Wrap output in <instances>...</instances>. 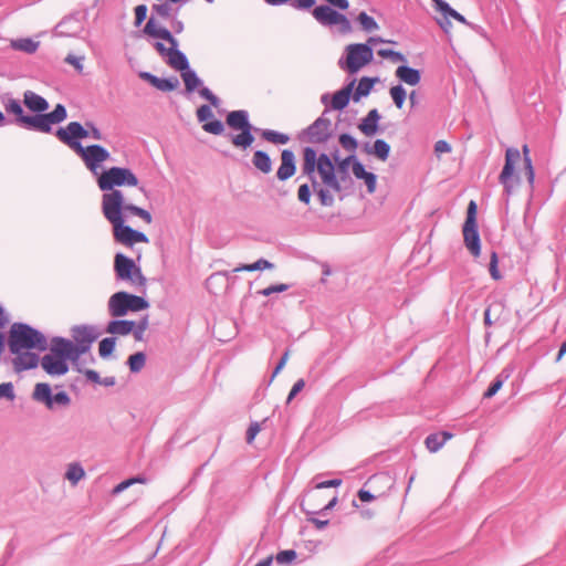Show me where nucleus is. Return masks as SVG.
Returning <instances> with one entry per match:
<instances>
[{
    "label": "nucleus",
    "instance_id": "nucleus-41",
    "mask_svg": "<svg viewBox=\"0 0 566 566\" xmlns=\"http://www.w3.org/2000/svg\"><path fill=\"white\" fill-rule=\"evenodd\" d=\"M389 93L396 107L401 108L407 97L406 90L401 85H396L390 88Z\"/></svg>",
    "mask_w": 566,
    "mask_h": 566
},
{
    "label": "nucleus",
    "instance_id": "nucleus-4",
    "mask_svg": "<svg viewBox=\"0 0 566 566\" xmlns=\"http://www.w3.org/2000/svg\"><path fill=\"white\" fill-rule=\"evenodd\" d=\"M8 345L11 353L46 348V339L39 331L22 323H14L9 332Z\"/></svg>",
    "mask_w": 566,
    "mask_h": 566
},
{
    "label": "nucleus",
    "instance_id": "nucleus-5",
    "mask_svg": "<svg viewBox=\"0 0 566 566\" xmlns=\"http://www.w3.org/2000/svg\"><path fill=\"white\" fill-rule=\"evenodd\" d=\"M395 43L394 41L384 40L381 38H369L367 43H355L346 46V59L339 62L343 70L354 74L368 65L374 57L371 45L375 43Z\"/></svg>",
    "mask_w": 566,
    "mask_h": 566
},
{
    "label": "nucleus",
    "instance_id": "nucleus-63",
    "mask_svg": "<svg viewBox=\"0 0 566 566\" xmlns=\"http://www.w3.org/2000/svg\"><path fill=\"white\" fill-rule=\"evenodd\" d=\"M451 151V146L446 140H438L434 145V153L437 156H440L446 153Z\"/></svg>",
    "mask_w": 566,
    "mask_h": 566
},
{
    "label": "nucleus",
    "instance_id": "nucleus-2",
    "mask_svg": "<svg viewBox=\"0 0 566 566\" xmlns=\"http://www.w3.org/2000/svg\"><path fill=\"white\" fill-rule=\"evenodd\" d=\"M102 211L105 219L113 226V235L116 242L125 247L149 242L145 233L125 224L124 212L139 217L147 224L153 222L151 214L147 210L128 202L123 191L104 193L102 197Z\"/></svg>",
    "mask_w": 566,
    "mask_h": 566
},
{
    "label": "nucleus",
    "instance_id": "nucleus-22",
    "mask_svg": "<svg viewBox=\"0 0 566 566\" xmlns=\"http://www.w3.org/2000/svg\"><path fill=\"white\" fill-rule=\"evenodd\" d=\"M144 32L153 38H158L167 41L170 45L176 44V39L172 36L171 32L163 27H160L154 18H150L145 28Z\"/></svg>",
    "mask_w": 566,
    "mask_h": 566
},
{
    "label": "nucleus",
    "instance_id": "nucleus-3",
    "mask_svg": "<svg viewBox=\"0 0 566 566\" xmlns=\"http://www.w3.org/2000/svg\"><path fill=\"white\" fill-rule=\"evenodd\" d=\"M71 340L55 337L51 342L49 354L41 359V366L50 376H62L69 371L67 360L77 361L71 353Z\"/></svg>",
    "mask_w": 566,
    "mask_h": 566
},
{
    "label": "nucleus",
    "instance_id": "nucleus-37",
    "mask_svg": "<svg viewBox=\"0 0 566 566\" xmlns=\"http://www.w3.org/2000/svg\"><path fill=\"white\" fill-rule=\"evenodd\" d=\"M261 136L266 142L275 144V145H285L290 142L289 135L279 133L275 130H271V129L263 130Z\"/></svg>",
    "mask_w": 566,
    "mask_h": 566
},
{
    "label": "nucleus",
    "instance_id": "nucleus-38",
    "mask_svg": "<svg viewBox=\"0 0 566 566\" xmlns=\"http://www.w3.org/2000/svg\"><path fill=\"white\" fill-rule=\"evenodd\" d=\"M181 77L188 92L195 91L201 84L196 73L189 67L181 72Z\"/></svg>",
    "mask_w": 566,
    "mask_h": 566
},
{
    "label": "nucleus",
    "instance_id": "nucleus-40",
    "mask_svg": "<svg viewBox=\"0 0 566 566\" xmlns=\"http://www.w3.org/2000/svg\"><path fill=\"white\" fill-rule=\"evenodd\" d=\"M272 268H273L272 263H270L269 261H266L264 259H260L252 264H243L241 266H238L233 270V272H241V271L253 272V271H259V270H269Z\"/></svg>",
    "mask_w": 566,
    "mask_h": 566
},
{
    "label": "nucleus",
    "instance_id": "nucleus-42",
    "mask_svg": "<svg viewBox=\"0 0 566 566\" xmlns=\"http://www.w3.org/2000/svg\"><path fill=\"white\" fill-rule=\"evenodd\" d=\"M6 111L8 113H11L17 116V122L22 125V118H25L27 116L23 115V108L19 101L17 99H9L6 104Z\"/></svg>",
    "mask_w": 566,
    "mask_h": 566
},
{
    "label": "nucleus",
    "instance_id": "nucleus-33",
    "mask_svg": "<svg viewBox=\"0 0 566 566\" xmlns=\"http://www.w3.org/2000/svg\"><path fill=\"white\" fill-rule=\"evenodd\" d=\"M33 398L36 401L44 402L48 408L53 407L51 388L48 384H44V382L36 384L34 391H33Z\"/></svg>",
    "mask_w": 566,
    "mask_h": 566
},
{
    "label": "nucleus",
    "instance_id": "nucleus-39",
    "mask_svg": "<svg viewBox=\"0 0 566 566\" xmlns=\"http://www.w3.org/2000/svg\"><path fill=\"white\" fill-rule=\"evenodd\" d=\"M13 49L27 53H33L38 50L39 43L31 39H18L11 42Z\"/></svg>",
    "mask_w": 566,
    "mask_h": 566
},
{
    "label": "nucleus",
    "instance_id": "nucleus-51",
    "mask_svg": "<svg viewBox=\"0 0 566 566\" xmlns=\"http://www.w3.org/2000/svg\"><path fill=\"white\" fill-rule=\"evenodd\" d=\"M296 558V552L293 549L282 551L276 555V562L280 564H289Z\"/></svg>",
    "mask_w": 566,
    "mask_h": 566
},
{
    "label": "nucleus",
    "instance_id": "nucleus-17",
    "mask_svg": "<svg viewBox=\"0 0 566 566\" xmlns=\"http://www.w3.org/2000/svg\"><path fill=\"white\" fill-rule=\"evenodd\" d=\"M296 171L295 155L290 149H283L281 153V165L276 171L279 180L284 181L293 177Z\"/></svg>",
    "mask_w": 566,
    "mask_h": 566
},
{
    "label": "nucleus",
    "instance_id": "nucleus-59",
    "mask_svg": "<svg viewBox=\"0 0 566 566\" xmlns=\"http://www.w3.org/2000/svg\"><path fill=\"white\" fill-rule=\"evenodd\" d=\"M497 262L499 260L496 252H492L490 259V274L494 280L501 279V274L497 269Z\"/></svg>",
    "mask_w": 566,
    "mask_h": 566
},
{
    "label": "nucleus",
    "instance_id": "nucleus-19",
    "mask_svg": "<svg viewBox=\"0 0 566 566\" xmlns=\"http://www.w3.org/2000/svg\"><path fill=\"white\" fill-rule=\"evenodd\" d=\"M463 239L467 249L470 253L478 258L481 252L480 235L476 226H463Z\"/></svg>",
    "mask_w": 566,
    "mask_h": 566
},
{
    "label": "nucleus",
    "instance_id": "nucleus-44",
    "mask_svg": "<svg viewBox=\"0 0 566 566\" xmlns=\"http://www.w3.org/2000/svg\"><path fill=\"white\" fill-rule=\"evenodd\" d=\"M357 20L361 28L367 32L377 30L379 28L375 19L368 15L366 12H360L357 17Z\"/></svg>",
    "mask_w": 566,
    "mask_h": 566
},
{
    "label": "nucleus",
    "instance_id": "nucleus-45",
    "mask_svg": "<svg viewBox=\"0 0 566 566\" xmlns=\"http://www.w3.org/2000/svg\"><path fill=\"white\" fill-rule=\"evenodd\" d=\"M146 363V357L143 353H136L130 355L128 358V366L133 373H137L143 369Z\"/></svg>",
    "mask_w": 566,
    "mask_h": 566
},
{
    "label": "nucleus",
    "instance_id": "nucleus-52",
    "mask_svg": "<svg viewBox=\"0 0 566 566\" xmlns=\"http://www.w3.org/2000/svg\"><path fill=\"white\" fill-rule=\"evenodd\" d=\"M287 289H289L287 284L280 283V284L268 286V287L259 291V294H261L263 296H269L272 293H281V292L286 291Z\"/></svg>",
    "mask_w": 566,
    "mask_h": 566
},
{
    "label": "nucleus",
    "instance_id": "nucleus-28",
    "mask_svg": "<svg viewBox=\"0 0 566 566\" xmlns=\"http://www.w3.org/2000/svg\"><path fill=\"white\" fill-rule=\"evenodd\" d=\"M353 174L356 178L365 181L369 193H374L376 191V176L373 172L366 171L361 163L354 161Z\"/></svg>",
    "mask_w": 566,
    "mask_h": 566
},
{
    "label": "nucleus",
    "instance_id": "nucleus-32",
    "mask_svg": "<svg viewBox=\"0 0 566 566\" xmlns=\"http://www.w3.org/2000/svg\"><path fill=\"white\" fill-rule=\"evenodd\" d=\"M135 328V322L133 321H112L107 325V333L115 335H128Z\"/></svg>",
    "mask_w": 566,
    "mask_h": 566
},
{
    "label": "nucleus",
    "instance_id": "nucleus-55",
    "mask_svg": "<svg viewBox=\"0 0 566 566\" xmlns=\"http://www.w3.org/2000/svg\"><path fill=\"white\" fill-rule=\"evenodd\" d=\"M261 423L252 422L247 430V442L251 444L261 431Z\"/></svg>",
    "mask_w": 566,
    "mask_h": 566
},
{
    "label": "nucleus",
    "instance_id": "nucleus-50",
    "mask_svg": "<svg viewBox=\"0 0 566 566\" xmlns=\"http://www.w3.org/2000/svg\"><path fill=\"white\" fill-rule=\"evenodd\" d=\"M476 205L474 201H470L467 211V219L464 226H476Z\"/></svg>",
    "mask_w": 566,
    "mask_h": 566
},
{
    "label": "nucleus",
    "instance_id": "nucleus-58",
    "mask_svg": "<svg viewBox=\"0 0 566 566\" xmlns=\"http://www.w3.org/2000/svg\"><path fill=\"white\" fill-rule=\"evenodd\" d=\"M213 116V113L210 108V106L208 105H201L198 109H197V117H198V120L199 122H206L208 119H210L211 117Z\"/></svg>",
    "mask_w": 566,
    "mask_h": 566
},
{
    "label": "nucleus",
    "instance_id": "nucleus-48",
    "mask_svg": "<svg viewBox=\"0 0 566 566\" xmlns=\"http://www.w3.org/2000/svg\"><path fill=\"white\" fill-rule=\"evenodd\" d=\"M377 54L382 59H389L392 62H405L406 57L400 52H396L389 49H380Z\"/></svg>",
    "mask_w": 566,
    "mask_h": 566
},
{
    "label": "nucleus",
    "instance_id": "nucleus-64",
    "mask_svg": "<svg viewBox=\"0 0 566 566\" xmlns=\"http://www.w3.org/2000/svg\"><path fill=\"white\" fill-rule=\"evenodd\" d=\"M305 386L304 379H298L292 387L287 402H290Z\"/></svg>",
    "mask_w": 566,
    "mask_h": 566
},
{
    "label": "nucleus",
    "instance_id": "nucleus-11",
    "mask_svg": "<svg viewBox=\"0 0 566 566\" xmlns=\"http://www.w3.org/2000/svg\"><path fill=\"white\" fill-rule=\"evenodd\" d=\"M76 154L81 157L86 168L95 175L98 172L102 164L111 157L109 151L99 145H91L87 147L76 145Z\"/></svg>",
    "mask_w": 566,
    "mask_h": 566
},
{
    "label": "nucleus",
    "instance_id": "nucleus-54",
    "mask_svg": "<svg viewBox=\"0 0 566 566\" xmlns=\"http://www.w3.org/2000/svg\"><path fill=\"white\" fill-rule=\"evenodd\" d=\"M503 379L501 376H497L496 379L492 382V385L488 388V390L484 392V398H491L493 397L503 386Z\"/></svg>",
    "mask_w": 566,
    "mask_h": 566
},
{
    "label": "nucleus",
    "instance_id": "nucleus-7",
    "mask_svg": "<svg viewBox=\"0 0 566 566\" xmlns=\"http://www.w3.org/2000/svg\"><path fill=\"white\" fill-rule=\"evenodd\" d=\"M139 184L137 176L128 168L112 167L99 174L97 185L105 193L120 191L116 187H137Z\"/></svg>",
    "mask_w": 566,
    "mask_h": 566
},
{
    "label": "nucleus",
    "instance_id": "nucleus-56",
    "mask_svg": "<svg viewBox=\"0 0 566 566\" xmlns=\"http://www.w3.org/2000/svg\"><path fill=\"white\" fill-rule=\"evenodd\" d=\"M297 198L300 201L304 203H310L311 201V189L307 184L301 185L297 190Z\"/></svg>",
    "mask_w": 566,
    "mask_h": 566
},
{
    "label": "nucleus",
    "instance_id": "nucleus-36",
    "mask_svg": "<svg viewBox=\"0 0 566 566\" xmlns=\"http://www.w3.org/2000/svg\"><path fill=\"white\" fill-rule=\"evenodd\" d=\"M365 149L368 154H373L378 159L385 161L389 156L390 146L385 140L377 139L371 148H368V146H366Z\"/></svg>",
    "mask_w": 566,
    "mask_h": 566
},
{
    "label": "nucleus",
    "instance_id": "nucleus-35",
    "mask_svg": "<svg viewBox=\"0 0 566 566\" xmlns=\"http://www.w3.org/2000/svg\"><path fill=\"white\" fill-rule=\"evenodd\" d=\"M377 78L361 77L355 88L353 98L358 102L361 97L367 96L373 90Z\"/></svg>",
    "mask_w": 566,
    "mask_h": 566
},
{
    "label": "nucleus",
    "instance_id": "nucleus-31",
    "mask_svg": "<svg viewBox=\"0 0 566 566\" xmlns=\"http://www.w3.org/2000/svg\"><path fill=\"white\" fill-rule=\"evenodd\" d=\"M522 150H523V159L521 158V161H523V175L525 177V182L527 184V186L530 188H532L533 184H534L535 172H534V167H533L532 159L530 156V148L527 145H524L522 147Z\"/></svg>",
    "mask_w": 566,
    "mask_h": 566
},
{
    "label": "nucleus",
    "instance_id": "nucleus-46",
    "mask_svg": "<svg viewBox=\"0 0 566 566\" xmlns=\"http://www.w3.org/2000/svg\"><path fill=\"white\" fill-rule=\"evenodd\" d=\"M115 348V338L107 337L101 340L98 346V353L101 357H108Z\"/></svg>",
    "mask_w": 566,
    "mask_h": 566
},
{
    "label": "nucleus",
    "instance_id": "nucleus-9",
    "mask_svg": "<svg viewBox=\"0 0 566 566\" xmlns=\"http://www.w3.org/2000/svg\"><path fill=\"white\" fill-rule=\"evenodd\" d=\"M227 124L233 128L241 130L240 134L232 138V144L235 147L248 148L253 143L254 138L251 134V125L248 122V116L244 111H233L227 116Z\"/></svg>",
    "mask_w": 566,
    "mask_h": 566
},
{
    "label": "nucleus",
    "instance_id": "nucleus-1",
    "mask_svg": "<svg viewBox=\"0 0 566 566\" xmlns=\"http://www.w3.org/2000/svg\"><path fill=\"white\" fill-rule=\"evenodd\" d=\"M354 157L349 156L336 165L327 154L317 155L312 147H305L302 154V174L310 178L322 206L334 203V193H339L352 185L349 167Z\"/></svg>",
    "mask_w": 566,
    "mask_h": 566
},
{
    "label": "nucleus",
    "instance_id": "nucleus-53",
    "mask_svg": "<svg viewBox=\"0 0 566 566\" xmlns=\"http://www.w3.org/2000/svg\"><path fill=\"white\" fill-rule=\"evenodd\" d=\"M144 482H145V480L140 479V478H133V479L125 480L114 488L113 493L118 494L122 491H124L125 489H127L128 486L133 485L134 483H144Z\"/></svg>",
    "mask_w": 566,
    "mask_h": 566
},
{
    "label": "nucleus",
    "instance_id": "nucleus-10",
    "mask_svg": "<svg viewBox=\"0 0 566 566\" xmlns=\"http://www.w3.org/2000/svg\"><path fill=\"white\" fill-rule=\"evenodd\" d=\"M71 336L73 338L71 340V353L78 360L81 355L85 354L96 340L98 333L93 326L77 325L71 329Z\"/></svg>",
    "mask_w": 566,
    "mask_h": 566
},
{
    "label": "nucleus",
    "instance_id": "nucleus-26",
    "mask_svg": "<svg viewBox=\"0 0 566 566\" xmlns=\"http://www.w3.org/2000/svg\"><path fill=\"white\" fill-rule=\"evenodd\" d=\"M24 105L34 113H42L49 108V103L42 96L32 91H27L23 94Z\"/></svg>",
    "mask_w": 566,
    "mask_h": 566
},
{
    "label": "nucleus",
    "instance_id": "nucleus-6",
    "mask_svg": "<svg viewBox=\"0 0 566 566\" xmlns=\"http://www.w3.org/2000/svg\"><path fill=\"white\" fill-rule=\"evenodd\" d=\"M520 164V150L513 147L507 148L505 151V164L499 176V180L507 196L517 193L524 184L522 172L518 170Z\"/></svg>",
    "mask_w": 566,
    "mask_h": 566
},
{
    "label": "nucleus",
    "instance_id": "nucleus-13",
    "mask_svg": "<svg viewBox=\"0 0 566 566\" xmlns=\"http://www.w3.org/2000/svg\"><path fill=\"white\" fill-rule=\"evenodd\" d=\"M431 1L433 2L434 10L440 14L439 17H436V22L446 33L449 34L451 32V19L462 24L470 25L469 21L462 14L452 9L446 1Z\"/></svg>",
    "mask_w": 566,
    "mask_h": 566
},
{
    "label": "nucleus",
    "instance_id": "nucleus-29",
    "mask_svg": "<svg viewBox=\"0 0 566 566\" xmlns=\"http://www.w3.org/2000/svg\"><path fill=\"white\" fill-rule=\"evenodd\" d=\"M395 75L401 82H403L410 86L418 85L420 82V78H421L420 72L418 70L406 66V65L398 66L395 72Z\"/></svg>",
    "mask_w": 566,
    "mask_h": 566
},
{
    "label": "nucleus",
    "instance_id": "nucleus-23",
    "mask_svg": "<svg viewBox=\"0 0 566 566\" xmlns=\"http://www.w3.org/2000/svg\"><path fill=\"white\" fill-rule=\"evenodd\" d=\"M178 42L175 45H170L167 52L166 62L167 64L177 71H185L189 67L187 57L178 49Z\"/></svg>",
    "mask_w": 566,
    "mask_h": 566
},
{
    "label": "nucleus",
    "instance_id": "nucleus-27",
    "mask_svg": "<svg viewBox=\"0 0 566 566\" xmlns=\"http://www.w3.org/2000/svg\"><path fill=\"white\" fill-rule=\"evenodd\" d=\"M452 438H453V434L448 431L436 432V433L429 434L426 438L424 444L431 453H436L444 446V443L448 440H450Z\"/></svg>",
    "mask_w": 566,
    "mask_h": 566
},
{
    "label": "nucleus",
    "instance_id": "nucleus-34",
    "mask_svg": "<svg viewBox=\"0 0 566 566\" xmlns=\"http://www.w3.org/2000/svg\"><path fill=\"white\" fill-rule=\"evenodd\" d=\"M252 163L254 167L263 174H269L272 170V160L270 156L262 150L254 153Z\"/></svg>",
    "mask_w": 566,
    "mask_h": 566
},
{
    "label": "nucleus",
    "instance_id": "nucleus-15",
    "mask_svg": "<svg viewBox=\"0 0 566 566\" xmlns=\"http://www.w3.org/2000/svg\"><path fill=\"white\" fill-rule=\"evenodd\" d=\"M332 123L328 118H317L308 128L305 130L306 139L311 143H325L331 136Z\"/></svg>",
    "mask_w": 566,
    "mask_h": 566
},
{
    "label": "nucleus",
    "instance_id": "nucleus-14",
    "mask_svg": "<svg viewBox=\"0 0 566 566\" xmlns=\"http://www.w3.org/2000/svg\"><path fill=\"white\" fill-rule=\"evenodd\" d=\"M88 134L90 130L78 122H71L56 130V137L75 153L77 151L76 145H81L78 139L88 137Z\"/></svg>",
    "mask_w": 566,
    "mask_h": 566
},
{
    "label": "nucleus",
    "instance_id": "nucleus-20",
    "mask_svg": "<svg viewBox=\"0 0 566 566\" xmlns=\"http://www.w3.org/2000/svg\"><path fill=\"white\" fill-rule=\"evenodd\" d=\"M321 494L312 493L307 496V499L303 502V507L307 513H317L321 510H329L334 507L337 503V496L334 495L326 504H322L319 502Z\"/></svg>",
    "mask_w": 566,
    "mask_h": 566
},
{
    "label": "nucleus",
    "instance_id": "nucleus-30",
    "mask_svg": "<svg viewBox=\"0 0 566 566\" xmlns=\"http://www.w3.org/2000/svg\"><path fill=\"white\" fill-rule=\"evenodd\" d=\"M380 115L377 109H371L359 124V130L366 136H373L378 130V120Z\"/></svg>",
    "mask_w": 566,
    "mask_h": 566
},
{
    "label": "nucleus",
    "instance_id": "nucleus-60",
    "mask_svg": "<svg viewBox=\"0 0 566 566\" xmlns=\"http://www.w3.org/2000/svg\"><path fill=\"white\" fill-rule=\"evenodd\" d=\"M339 143L347 150H354L357 147V143H356L355 138H353L352 136H349L347 134L340 135Z\"/></svg>",
    "mask_w": 566,
    "mask_h": 566
},
{
    "label": "nucleus",
    "instance_id": "nucleus-21",
    "mask_svg": "<svg viewBox=\"0 0 566 566\" xmlns=\"http://www.w3.org/2000/svg\"><path fill=\"white\" fill-rule=\"evenodd\" d=\"M140 77L144 78L145 81H147L149 84H151L157 90L163 91V92L174 91L179 85V81L177 77L160 78V77H157L147 72L140 73Z\"/></svg>",
    "mask_w": 566,
    "mask_h": 566
},
{
    "label": "nucleus",
    "instance_id": "nucleus-57",
    "mask_svg": "<svg viewBox=\"0 0 566 566\" xmlns=\"http://www.w3.org/2000/svg\"><path fill=\"white\" fill-rule=\"evenodd\" d=\"M147 7L145 4H139L135 8V25L139 27L147 17Z\"/></svg>",
    "mask_w": 566,
    "mask_h": 566
},
{
    "label": "nucleus",
    "instance_id": "nucleus-8",
    "mask_svg": "<svg viewBox=\"0 0 566 566\" xmlns=\"http://www.w3.org/2000/svg\"><path fill=\"white\" fill-rule=\"evenodd\" d=\"M148 302L142 296L126 292H117L109 297L108 311L113 317L126 315L128 312H138L148 308Z\"/></svg>",
    "mask_w": 566,
    "mask_h": 566
},
{
    "label": "nucleus",
    "instance_id": "nucleus-49",
    "mask_svg": "<svg viewBox=\"0 0 566 566\" xmlns=\"http://www.w3.org/2000/svg\"><path fill=\"white\" fill-rule=\"evenodd\" d=\"M203 130L213 135H220L223 132V124L216 119L212 122H207L202 126Z\"/></svg>",
    "mask_w": 566,
    "mask_h": 566
},
{
    "label": "nucleus",
    "instance_id": "nucleus-24",
    "mask_svg": "<svg viewBox=\"0 0 566 566\" xmlns=\"http://www.w3.org/2000/svg\"><path fill=\"white\" fill-rule=\"evenodd\" d=\"M355 81H352L348 85L343 87L342 90L337 91L331 102V107L335 111H342L344 109L350 99L353 90H354Z\"/></svg>",
    "mask_w": 566,
    "mask_h": 566
},
{
    "label": "nucleus",
    "instance_id": "nucleus-62",
    "mask_svg": "<svg viewBox=\"0 0 566 566\" xmlns=\"http://www.w3.org/2000/svg\"><path fill=\"white\" fill-rule=\"evenodd\" d=\"M3 397H6L8 399L14 398L13 387H12L11 382H3L0 385V398H3Z\"/></svg>",
    "mask_w": 566,
    "mask_h": 566
},
{
    "label": "nucleus",
    "instance_id": "nucleus-43",
    "mask_svg": "<svg viewBox=\"0 0 566 566\" xmlns=\"http://www.w3.org/2000/svg\"><path fill=\"white\" fill-rule=\"evenodd\" d=\"M84 470L81 465L73 463L70 464L66 471V479L72 482V484H76L83 476H84Z\"/></svg>",
    "mask_w": 566,
    "mask_h": 566
},
{
    "label": "nucleus",
    "instance_id": "nucleus-18",
    "mask_svg": "<svg viewBox=\"0 0 566 566\" xmlns=\"http://www.w3.org/2000/svg\"><path fill=\"white\" fill-rule=\"evenodd\" d=\"M15 357L12 360L14 370L20 373L22 370L35 368L39 364V356L30 353V350H22L12 353Z\"/></svg>",
    "mask_w": 566,
    "mask_h": 566
},
{
    "label": "nucleus",
    "instance_id": "nucleus-47",
    "mask_svg": "<svg viewBox=\"0 0 566 566\" xmlns=\"http://www.w3.org/2000/svg\"><path fill=\"white\" fill-rule=\"evenodd\" d=\"M49 119L53 124H59L66 118V109L63 105L57 104L53 112L46 114Z\"/></svg>",
    "mask_w": 566,
    "mask_h": 566
},
{
    "label": "nucleus",
    "instance_id": "nucleus-61",
    "mask_svg": "<svg viewBox=\"0 0 566 566\" xmlns=\"http://www.w3.org/2000/svg\"><path fill=\"white\" fill-rule=\"evenodd\" d=\"M153 9L161 18H169L170 17L171 8H170V6L168 3L155 4L153 7Z\"/></svg>",
    "mask_w": 566,
    "mask_h": 566
},
{
    "label": "nucleus",
    "instance_id": "nucleus-25",
    "mask_svg": "<svg viewBox=\"0 0 566 566\" xmlns=\"http://www.w3.org/2000/svg\"><path fill=\"white\" fill-rule=\"evenodd\" d=\"M22 126L27 128L36 129L43 133L51 130L52 123L46 114H38L22 118Z\"/></svg>",
    "mask_w": 566,
    "mask_h": 566
},
{
    "label": "nucleus",
    "instance_id": "nucleus-16",
    "mask_svg": "<svg viewBox=\"0 0 566 566\" xmlns=\"http://www.w3.org/2000/svg\"><path fill=\"white\" fill-rule=\"evenodd\" d=\"M313 15L318 22H321L323 24H329V25L346 24V25H348V20L346 19L345 15L336 12L335 10H333L332 8H329L327 6L316 7L313 11Z\"/></svg>",
    "mask_w": 566,
    "mask_h": 566
},
{
    "label": "nucleus",
    "instance_id": "nucleus-12",
    "mask_svg": "<svg viewBox=\"0 0 566 566\" xmlns=\"http://www.w3.org/2000/svg\"><path fill=\"white\" fill-rule=\"evenodd\" d=\"M114 265L118 277L129 280L133 284L137 285L145 284L146 280L143 276L140 269L135 265L133 260L123 254H116Z\"/></svg>",
    "mask_w": 566,
    "mask_h": 566
}]
</instances>
